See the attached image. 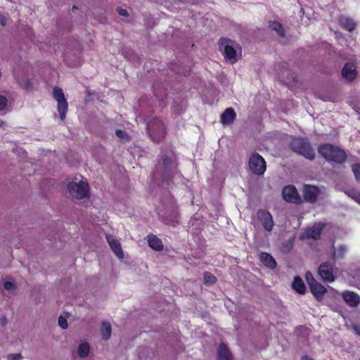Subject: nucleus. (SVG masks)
<instances>
[{"mask_svg":"<svg viewBox=\"0 0 360 360\" xmlns=\"http://www.w3.org/2000/svg\"><path fill=\"white\" fill-rule=\"evenodd\" d=\"M117 12L122 16L127 17L129 15L128 11L126 9L120 7L117 8Z\"/></svg>","mask_w":360,"mask_h":360,"instance_id":"36","label":"nucleus"},{"mask_svg":"<svg viewBox=\"0 0 360 360\" xmlns=\"http://www.w3.org/2000/svg\"><path fill=\"white\" fill-rule=\"evenodd\" d=\"M4 287L6 290H9L15 288V284L11 281H6L4 283Z\"/></svg>","mask_w":360,"mask_h":360,"instance_id":"35","label":"nucleus"},{"mask_svg":"<svg viewBox=\"0 0 360 360\" xmlns=\"http://www.w3.org/2000/svg\"><path fill=\"white\" fill-rule=\"evenodd\" d=\"M346 252V248L345 246H340L338 250H337V252H334V256L336 255V254L338 255V257H342L345 255Z\"/></svg>","mask_w":360,"mask_h":360,"instance_id":"33","label":"nucleus"},{"mask_svg":"<svg viewBox=\"0 0 360 360\" xmlns=\"http://www.w3.org/2000/svg\"><path fill=\"white\" fill-rule=\"evenodd\" d=\"M292 287L295 291L300 295H303L306 292L305 284L302 279L298 276H295L292 283Z\"/></svg>","mask_w":360,"mask_h":360,"instance_id":"21","label":"nucleus"},{"mask_svg":"<svg viewBox=\"0 0 360 360\" xmlns=\"http://www.w3.org/2000/svg\"><path fill=\"white\" fill-rule=\"evenodd\" d=\"M180 214L177 209L174 208L164 219V222L167 225L175 226L179 224Z\"/></svg>","mask_w":360,"mask_h":360,"instance_id":"19","label":"nucleus"},{"mask_svg":"<svg viewBox=\"0 0 360 360\" xmlns=\"http://www.w3.org/2000/svg\"><path fill=\"white\" fill-rule=\"evenodd\" d=\"M90 351L89 344L86 342L81 343L78 347L77 353L81 358L88 356Z\"/></svg>","mask_w":360,"mask_h":360,"instance_id":"26","label":"nucleus"},{"mask_svg":"<svg viewBox=\"0 0 360 360\" xmlns=\"http://www.w3.org/2000/svg\"><path fill=\"white\" fill-rule=\"evenodd\" d=\"M318 153L329 163L342 165L347 159V155L344 150L328 143L319 145Z\"/></svg>","mask_w":360,"mask_h":360,"instance_id":"1","label":"nucleus"},{"mask_svg":"<svg viewBox=\"0 0 360 360\" xmlns=\"http://www.w3.org/2000/svg\"><path fill=\"white\" fill-rule=\"evenodd\" d=\"M6 21H7V19L6 17L1 16L0 22H1V26H3V27L5 26L6 24Z\"/></svg>","mask_w":360,"mask_h":360,"instance_id":"37","label":"nucleus"},{"mask_svg":"<svg viewBox=\"0 0 360 360\" xmlns=\"http://www.w3.org/2000/svg\"><path fill=\"white\" fill-rule=\"evenodd\" d=\"M354 330L356 331V333L360 335V328H358V327H354Z\"/></svg>","mask_w":360,"mask_h":360,"instance_id":"40","label":"nucleus"},{"mask_svg":"<svg viewBox=\"0 0 360 360\" xmlns=\"http://www.w3.org/2000/svg\"><path fill=\"white\" fill-rule=\"evenodd\" d=\"M250 171L257 175H262L266 171V162L264 159L258 153H253L248 162Z\"/></svg>","mask_w":360,"mask_h":360,"instance_id":"8","label":"nucleus"},{"mask_svg":"<svg viewBox=\"0 0 360 360\" xmlns=\"http://www.w3.org/2000/svg\"><path fill=\"white\" fill-rule=\"evenodd\" d=\"M345 193L354 199L356 202L360 201V193L354 189H349L345 191Z\"/></svg>","mask_w":360,"mask_h":360,"instance_id":"28","label":"nucleus"},{"mask_svg":"<svg viewBox=\"0 0 360 360\" xmlns=\"http://www.w3.org/2000/svg\"><path fill=\"white\" fill-rule=\"evenodd\" d=\"M8 103V99L6 96L0 95V110L6 108Z\"/></svg>","mask_w":360,"mask_h":360,"instance_id":"32","label":"nucleus"},{"mask_svg":"<svg viewBox=\"0 0 360 360\" xmlns=\"http://www.w3.org/2000/svg\"><path fill=\"white\" fill-rule=\"evenodd\" d=\"M236 118V113L232 108H226L221 115V122L223 124L229 125L232 124Z\"/></svg>","mask_w":360,"mask_h":360,"instance_id":"17","label":"nucleus"},{"mask_svg":"<svg viewBox=\"0 0 360 360\" xmlns=\"http://www.w3.org/2000/svg\"><path fill=\"white\" fill-rule=\"evenodd\" d=\"M203 276L204 283L206 285H213L217 282V278L215 276L209 271H205Z\"/></svg>","mask_w":360,"mask_h":360,"instance_id":"27","label":"nucleus"},{"mask_svg":"<svg viewBox=\"0 0 360 360\" xmlns=\"http://www.w3.org/2000/svg\"><path fill=\"white\" fill-rule=\"evenodd\" d=\"M352 170L357 181H360V163H354L352 165Z\"/></svg>","mask_w":360,"mask_h":360,"instance_id":"29","label":"nucleus"},{"mask_svg":"<svg viewBox=\"0 0 360 360\" xmlns=\"http://www.w3.org/2000/svg\"><path fill=\"white\" fill-rule=\"evenodd\" d=\"M342 26L347 31L352 32L356 28V22L349 18H342L340 19Z\"/></svg>","mask_w":360,"mask_h":360,"instance_id":"24","label":"nucleus"},{"mask_svg":"<svg viewBox=\"0 0 360 360\" xmlns=\"http://www.w3.org/2000/svg\"><path fill=\"white\" fill-rule=\"evenodd\" d=\"M58 325L63 328L66 329L68 326V321L66 320V318L60 316L58 317Z\"/></svg>","mask_w":360,"mask_h":360,"instance_id":"31","label":"nucleus"},{"mask_svg":"<svg viewBox=\"0 0 360 360\" xmlns=\"http://www.w3.org/2000/svg\"><path fill=\"white\" fill-rule=\"evenodd\" d=\"M323 226L320 224L314 226L307 231V236L314 240L319 239L323 231Z\"/></svg>","mask_w":360,"mask_h":360,"instance_id":"22","label":"nucleus"},{"mask_svg":"<svg viewBox=\"0 0 360 360\" xmlns=\"http://www.w3.org/2000/svg\"><path fill=\"white\" fill-rule=\"evenodd\" d=\"M333 269V264L329 262H324L320 264L317 272L321 280L324 282L332 283L335 280Z\"/></svg>","mask_w":360,"mask_h":360,"instance_id":"9","label":"nucleus"},{"mask_svg":"<svg viewBox=\"0 0 360 360\" xmlns=\"http://www.w3.org/2000/svg\"><path fill=\"white\" fill-rule=\"evenodd\" d=\"M72 9V11L77 10V7L75 6H73Z\"/></svg>","mask_w":360,"mask_h":360,"instance_id":"42","label":"nucleus"},{"mask_svg":"<svg viewBox=\"0 0 360 360\" xmlns=\"http://www.w3.org/2000/svg\"><path fill=\"white\" fill-rule=\"evenodd\" d=\"M342 76L347 81H354L356 77L355 66L352 63H346L342 69Z\"/></svg>","mask_w":360,"mask_h":360,"instance_id":"15","label":"nucleus"},{"mask_svg":"<svg viewBox=\"0 0 360 360\" xmlns=\"http://www.w3.org/2000/svg\"><path fill=\"white\" fill-rule=\"evenodd\" d=\"M148 244L151 249L158 252L162 251L164 248L162 240L153 233L148 236Z\"/></svg>","mask_w":360,"mask_h":360,"instance_id":"18","label":"nucleus"},{"mask_svg":"<svg viewBox=\"0 0 360 360\" xmlns=\"http://www.w3.org/2000/svg\"><path fill=\"white\" fill-rule=\"evenodd\" d=\"M290 148L295 153L302 155L305 158L314 160L316 155L307 139L295 137L290 142Z\"/></svg>","mask_w":360,"mask_h":360,"instance_id":"2","label":"nucleus"},{"mask_svg":"<svg viewBox=\"0 0 360 360\" xmlns=\"http://www.w3.org/2000/svg\"><path fill=\"white\" fill-rule=\"evenodd\" d=\"M269 27L277 32L281 37H285V30L281 23L278 21H269Z\"/></svg>","mask_w":360,"mask_h":360,"instance_id":"25","label":"nucleus"},{"mask_svg":"<svg viewBox=\"0 0 360 360\" xmlns=\"http://www.w3.org/2000/svg\"><path fill=\"white\" fill-rule=\"evenodd\" d=\"M0 321L2 326H5L7 323L6 317H3Z\"/></svg>","mask_w":360,"mask_h":360,"instance_id":"39","label":"nucleus"},{"mask_svg":"<svg viewBox=\"0 0 360 360\" xmlns=\"http://www.w3.org/2000/svg\"><path fill=\"white\" fill-rule=\"evenodd\" d=\"M101 333L103 340H107L110 338L112 333V328L109 322H102Z\"/></svg>","mask_w":360,"mask_h":360,"instance_id":"23","label":"nucleus"},{"mask_svg":"<svg viewBox=\"0 0 360 360\" xmlns=\"http://www.w3.org/2000/svg\"><path fill=\"white\" fill-rule=\"evenodd\" d=\"M171 160L168 157H165L163 160V164L166 167L168 162H170Z\"/></svg>","mask_w":360,"mask_h":360,"instance_id":"38","label":"nucleus"},{"mask_svg":"<svg viewBox=\"0 0 360 360\" xmlns=\"http://www.w3.org/2000/svg\"><path fill=\"white\" fill-rule=\"evenodd\" d=\"M3 124H4V122L3 121H0V127H1Z\"/></svg>","mask_w":360,"mask_h":360,"instance_id":"43","label":"nucleus"},{"mask_svg":"<svg viewBox=\"0 0 360 360\" xmlns=\"http://www.w3.org/2000/svg\"><path fill=\"white\" fill-rule=\"evenodd\" d=\"M342 298L347 305L350 307H356L360 304V296L353 291L346 290L342 292Z\"/></svg>","mask_w":360,"mask_h":360,"instance_id":"13","label":"nucleus"},{"mask_svg":"<svg viewBox=\"0 0 360 360\" xmlns=\"http://www.w3.org/2000/svg\"><path fill=\"white\" fill-rule=\"evenodd\" d=\"M69 193L79 200H82L89 197V186L87 182L81 181L79 183L74 181L68 183L67 186Z\"/></svg>","mask_w":360,"mask_h":360,"instance_id":"4","label":"nucleus"},{"mask_svg":"<svg viewBox=\"0 0 360 360\" xmlns=\"http://www.w3.org/2000/svg\"><path fill=\"white\" fill-rule=\"evenodd\" d=\"M115 134L121 140H128V135L127 132L124 130L116 129Z\"/></svg>","mask_w":360,"mask_h":360,"instance_id":"30","label":"nucleus"},{"mask_svg":"<svg viewBox=\"0 0 360 360\" xmlns=\"http://www.w3.org/2000/svg\"><path fill=\"white\" fill-rule=\"evenodd\" d=\"M8 360H21L22 356L20 354H11L8 355Z\"/></svg>","mask_w":360,"mask_h":360,"instance_id":"34","label":"nucleus"},{"mask_svg":"<svg viewBox=\"0 0 360 360\" xmlns=\"http://www.w3.org/2000/svg\"><path fill=\"white\" fill-rule=\"evenodd\" d=\"M230 43L232 41L230 39L221 37L218 41L219 49L224 56L226 60H229L231 64L236 62V51Z\"/></svg>","mask_w":360,"mask_h":360,"instance_id":"5","label":"nucleus"},{"mask_svg":"<svg viewBox=\"0 0 360 360\" xmlns=\"http://www.w3.org/2000/svg\"><path fill=\"white\" fill-rule=\"evenodd\" d=\"M106 239L115 255L120 259H122L124 257V252L120 243L111 236H106Z\"/></svg>","mask_w":360,"mask_h":360,"instance_id":"14","label":"nucleus"},{"mask_svg":"<svg viewBox=\"0 0 360 360\" xmlns=\"http://www.w3.org/2000/svg\"><path fill=\"white\" fill-rule=\"evenodd\" d=\"M218 360H232V354L226 345L221 344L217 349Z\"/></svg>","mask_w":360,"mask_h":360,"instance_id":"20","label":"nucleus"},{"mask_svg":"<svg viewBox=\"0 0 360 360\" xmlns=\"http://www.w3.org/2000/svg\"><path fill=\"white\" fill-rule=\"evenodd\" d=\"M305 279L314 297L319 301L322 300L325 294L327 292V289L314 278L310 271L306 273Z\"/></svg>","mask_w":360,"mask_h":360,"instance_id":"6","label":"nucleus"},{"mask_svg":"<svg viewBox=\"0 0 360 360\" xmlns=\"http://www.w3.org/2000/svg\"><path fill=\"white\" fill-rule=\"evenodd\" d=\"M257 217L265 231L270 232L273 230L274 222L273 217L269 211L259 209L257 212Z\"/></svg>","mask_w":360,"mask_h":360,"instance_id":"12","label":"nucleus"},{"mask_svg":"<svg viewBox=\"0 0 360 360\" xmlns=\"http://www.w3.org/2000/svg\"><path fill=\"white\" fill-rule=\"evenodd\" d=\"M147 131L151 140L156 143L162 141L167 134L165 123L158 117H153L148 122Z\"/></svg>","mask_w":360,"mask_h":360,"instance_id":"3","label":"nucleus"},{"mask_svg":"<svg viewBox=\"0 0 360 360\" xmlns=\"http://www.w3.org/2000/svg\"><path fill=\"white\" fill-rule=\"evenodd\" d=\"M259 259V261L269 269H274L276 267V262L269 253L264 252H260Z\"/></svg>","mask_w":360,"mask_h":360,"instance_id":"16","label":"nucleus"},{"mask_svg":"<svg viewBox=\"0 0 360 360\" xmlns=\"http://www.w3.org/2000/svg\"><path fill=\"white\" fill-rule=\"evenodd\" d=\"M53 96L58 103L57 110L60 115V118L62 121H64L66 118L68 105L62 89L57 86L54 87Z\"/></svg>","mask_w":360,"mask_h":360,"instance_id":"7","label":"nucleus"},{"mask_svg":"<svg viewBox=\"0 0 360 360\" xmlns=\"http://www.w3.org/2000/svg\"><path fill=\"white\" fill-rule=\"evenodd\" d=\"M302 196L304 201L314 204L317 201L320 193V189L314 185L305 184L302 188Z\"/></svg>","mask_w":360,"mask_h":360,"instance_id":"11","label":"nucleus"},{"mask_svg":"<svg viewBox=\"0 0 360 360\" xmlns=\"http://www.w3.org/2000/svg\"><path fill=\"white\" fill-rule=\"evenodd\" d=\"M282 196L285 201L295 204L302 203V200L297 188L293 185H288L282 189Z\"/></svg>","mask_w":360,"mask_h":360,"instance_id":"10","label":"nucleus"},{"mask_svg":"<svg viewBox=\"0 0 360 360\" xmlns=\"http://www.w3.org/2000/svg\"><path fill=\"white\" fill-rule=\"evenodd\" d=\"M303 360H312L311 358L308 357L307 356H304L302 358Z\"/></svg>","mask_w":360,"mask_h":360,"instance_id":"41","label":"nucleus"}]
</instances>
